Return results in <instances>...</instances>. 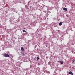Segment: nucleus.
<instances>
[{"label":"nucleus","mask_w":75,"mask_h":75,"mask_svg":"<svg viewBox=\"0 0 75 75\" xmlns=\"http://www.w3.org/2000/svg\"><path fill=\"white\" fill-rule=\"evenodd\" d=\"M4 57H5L8 58L10 57V55L7 54V53H5L4 54Z\"/></svg>","instance_id":"nucleus-1"},{"label":"nucleus","mask_w":75,"mask_h":75,"mask_svg":"<svg viewBox=\"0 0 75 75\" xmlns=\"http://www.w3.org/2000/svg\"><path fill=\"white\" fill-rule=\"evenodd\" d=\"M69 74H70V75H74V73H72V72L70 71V72H69Z\"/></svg>","instance_id":"nucleus-2"},{"label":"nucleus","mask_w":75,"mask_h":75,"mask_svg":"<svg viewBox=\"0 0 75 75\" xmlns=\"http://www.w3.org/2000/svg\"><path fill=\"white\" fill-rule=\"evenodd\" d=\"M63 10H65V11H67V9L65 8H63Z\"/></svg>","instance_id":"nucleus-3"},{"label":"nucleus","mask_w":75,"mask_h":75,"mask_svg":"<svg viewBox=\"0 0 75 75\" xmlns=\"http://www.w3.org/2000/svg\"><path fill=\"white\" fill-rule=\"evenodd\" d=\"M59 25H62V23L61 22H60V23H59Z\"/></svg>","instance_id":"nucleus-4"},{"label":"nucleus","mask_w":75,"mask_h":75,"mask_svg":"<svg viewBox=\"0 0 75 75\" xmlns=\"http://www.w3.org/2000/svg\"><path fill=\"white\" fill-rule=\"evenodd\" d=\"M75 59H73L72 61V63H73V62H75Z\"/></svg>","instance_id":"nucleus-5"},{"label":"nucleus","mask_w":75,"mask_h":75,"mask_svg":"<svg viewBox=\"0 0 75 75\" xmlns=\"http://www.w3.org/2000/svg\"><path fill=\"white\" fill-rule=\"evenodd\" d=\"M22 54L23 55V56H24L25 55V54H24V53H23Z\"/></svg>","instance_id":"nucleus-6"},{"label":"nucleus","mask_w":75,"mask_h":75,"mask_svg":"<svg viewBox=\"0 0 75 75\" xmlns=\"http://www.w3.org/2000/svg\"><path fill=\"white\" fill-rule=\"evenodd\" d=\"M37 60H38L40 59V58H39V57H37Z\"/></svg>","instance_id":"nucleus-7"},{"label":"nucleus","mask_w":75,"mask_h":75,"mask_svg":"<svg viewBox=\"0 0 75 75\" xmlns=\"http://www.w3.org/2000/svg\"><path fill=\"white\" fill-rule=\"evenodd\" d=\"M21 50L22 51H23V50H24V48H23V47L21 48Z\"/></svg>","instance_id":"nucleus-8"},{"label":"nucleus","mask_w":75,"mask_h":75,"mask_svg":"<svg viewBox=\"0 0 75 75\" xmlns=\"http://www.w3.org/2000/svg\"><path fill=\"white\" fill-rule=\"evenodd\" d=\"M23 32H26V31L25 30H23Z\"/></svg>","instance_id":"nucleus-9"},{"label":"nucleus","mask_w":75,"mask_h":75,"mask_svg":"<svg viewBox=\"0 0 75 75\" xmlns=\"http://www.w3.org/2000/svg\"><path fill=\"white\" fill-rule=\"evenodd\" d=\"M63 62H61L60 63L61 64H63Z\"/></svg>","instance_id":"nucleus-10"},{"label":"nucleus","mask_w":75,"mask_h":75,"mask_svg":"<svg viewBox=\"0 0 75 75\" xmlns=\"http://www.w3.org/2000/svg\"><path fill=\"white\" fill-rule=\"evenodd\" d=\"M58 62H61V61H58Z\"/></svg>","instance_id":"nucleus-11"},{"label":"nucleus","mask_w":75,"mask_h":75,"mask_svg":"<svg viewBox=\"0 0 75 75\" xmlns=\"http://www.w3.org/2000/svg\"><path fill=\"white\" fill-rule=\"evenodd\" d=\"M8 52V54H9L10 53V52Z\"/></svg>","instance_id":"nucleus-12"},{"label":"nucleus","mask_w":75,"mask_h":75,"mask_svg":"<svg viewBox=\"0 0 75 75\" xmlns=\"http://www.w3.org/2000/svg\"><path fill=\"white\" fill-rule=\"evenodd\" d=\"M39 65V64H38V65Z\"/></svg>","instance_id":"nucleus-13"},{"label":"nucleus","mask_w":75,"mask_h":75,"mask_svg":"<svg viewBox=\"0 0 75 75\" xmlns=\"http://www.w3.org/2000/svg\"><path fill=\"white\" fill-rule=\"evenodd\" d=\"M24 29H25V28H24Z\"/></svg>","instance_id":"nucleus-14"},{"label":"nucleus","mask_w":75,"mask_h":75,"mask_svg":"<svg viewBox=\"0 0 75 75\" xmlns=\"http://www.w3.org/2000/svg\"><path fill=\"white\" fill-rule=\"evenodd\" d=\"M31 7H30V8H31Z\"/></svg>","instance_id":"nucleus-15"}]
</instances>
